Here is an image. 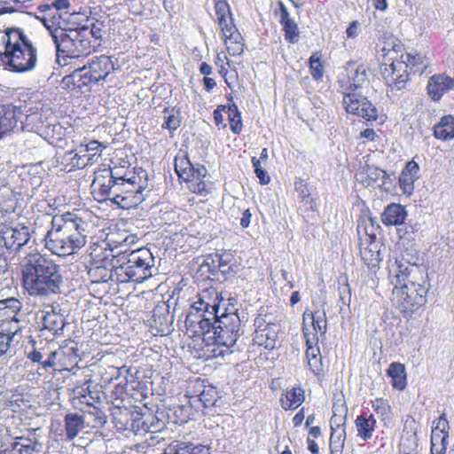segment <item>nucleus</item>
I'll use <instances>...</instances> for the list:
<instances>
[{"label": "nucleus", "instance_id": "obj_40", "mask_svg": "<svg viewBox=\"0 0 454 454\" xmlns=\"http://www.w3.org/2000/svg\"><path fill=\"white\" fill-rule=\"evenodd\" d=\"M196 165H193L186 156H176L175 158V170L181 179H187L191 175V170Z\"/></svg>", "mask_w": 454, "mask_h": 454}, {"label": "nucleus", "instance_id": "obj_11", "mask_svg": "<svg viewBox=\"0 0 454 454\" xmlns=\"http://www.w3.org/2000/svg\"><path fill=\"white\" fill-rule=\"evenodd\" d=\"M347 74L348 82L346 85H341L343 91L348 92V90L362 89L370 83L367 69L363 64L348 63Z\"/></svg>", "mask_w": 454, "mask_h": 454}, {"label": "nucleus", "instance_id": "obj_41", "mask_svg": "<svg viewBox=\"0 0 454 454\" xmlns=\"http://www.w3.org/2000/svg\"><path fill=\"white\" fill-rule=\"evenodd\" d=\"M77 156L74 150L64 153L61 163L64 165V169L67 172H71L75 168H83V163L79 160L80 159Z\"/></svg>", "mask_w": 454, "mask_h": 454}, {"label": "nucleus", "instance_id": "obj_52", "mask_svg": "<svg viewBox=\"0 0 454 454\" xmlns=\"http://www.w3.org/2000/svg\"><path fill=\"white\" fill-rule=\"evenodd\" d=\"M373 408L381 416H385L389 412L390 406L387 402L382 398L376 399L373 403Z\"/></svg>", "mask_w": 454, "mask_h": 454}, {"label": "nucleus", "instance_id": "obj_34", "mask_svg": "<svg viewBox=\"0 0 454 454\" xmlns=\"http://www.w3.org/2000/svg\"><path fill=\"white\" fill-rule=\"evenodd\" d=\"M218 24L222 30L225 43H228L227 40L241 39V35L238 32L235 25L233 24L232 17L218 20Z\"/></svg>", "mask_w": 454, "mask_h": 454}, {"label": "nucleus", "instance_id": "obj_57", "mask_svg": "<svg viewBox=\"0 0 454 454\" xmlns=\"http://www.w3.org/2000/svg\"><path fill=\"white\" fill-rule=\"evenodd\" d=\"M423 59H424V57L420 54H414V55H412L411 53L407 54L406 60L404 61L406 68L410 66L416 67L418 65L422 64Z\"/></svg>", "mask_w": 454, "mask_h": 454}, {"label": "nucleus", "instance_id": "obj_38", "mask_svg": "<svg viewBox=\"0 0 454 454\" xmlns=\"http://www.w3.org/2000/svg\"><path fill=\"white\" fill-rule=\"evenodd\" d=\"M20 308V301L15 298L0 300V318H8L12 314H17Z\"/></svg>", "mask_w": 454, "mask_h": 454}, {"label": "nucleus", "instance_id": "obj_21", "mask_svg": "<svg viewBox=\"0 0 454 454\" xmlns=\"http://www.w3.org/2000/svg\"><path fill=\"white\" fill-rule=\"evenodd\" d=\"M419 166L414 160L409 161L400 174L399 184L404 193L411 194L414 182L419 178Z\"/></svg>", "mask_w": 454, "mask_h": 454}, {"label": "nucleus", "instance_id": "obj_46", "mask_svg": "<svg viewBox=\"0 0 454 454\" xmlns=\"http://www.w3.org/2000/svg\"><path fill=\"white\" fill-rule=\"evenodd\" d=\"M448 437L449 434L447 433L444 434L442 432L432 430L431 448H436V446H440V448L442 447V449H447Z\"/></svg>", "mask_w": 454, "mask_h": 454}, {"label": "nucleus", "instance_id": "obj_55", "mask_svg": "<svg viewBox=\"0 0 454 454\" xmlns=\"http://www.w3.org/2000/svg\"><path fill=\"white\" fill-rule=\"evenodd\" d=\"M346 420V415H338L335 412H333V415L332 416L330 419V425H331V430L333 431V429L340 430L343 427V424Z\"/></svg>", "mask_w": 454, "mask_h": 454}, {"label": "nucleus", "instance_id": "obj_60", "mask_svg": "<svg viewBox=\"0 0 454 454\" xmlns=\"http://www.w3.org/2000/svg\"><path fill=\"white\" fill-rule=\"evenodd\" d=\"M367 176L372 181H378L385 178L386 172L376 168H368Z\"/></svg>", "mask_w": 454, "mask_h": 454}, {"label": "nucleus", "instance_id": "obj_56", "mask_svg": "<svg viewBox=\"0 0 454 454\" xmlns=\"http://www.w3.org/2000/svg\"><path fill=\"white\" fill-rule=\"evenodd\" d=\"M46 356V350H37L34 348L32 351L27 353V358L30 359L33 363H39L42 365L43 363V358Z\"/></svg>", "mask_w": 454, "mask_h": 454}, {"label": "nucleus", "instance_id": "obj_53", "mask_svg": "<svg viewBox=\"0 0 454 454\" xmlns=\"http://www.w3.org/2000/svg\"><path fill=\"white\" fill-rule=\"evenodd\" d=\"M222 111H227L228 112V106H219L215 111H214V120L215 123L219 128H225L226 124L224 123L223 116L222 114Z\"/></svg>", "mask_w": 454, "mask_h": 454}, {"label": "nucleus", "instance_id": "obj_50", "mask_svg": "<svg viewBox=\"0 0 454 454\" xmlns=\"http://www.w3.org/2000/svg\"><path fill=\"white\" fill-rule=\"evenodd\" d=\"M74 151L78 155L77 158L80 159L79 160L83 163V168L92 163L91 156L88 153V147L85 145L81 144Z\"/></svg>", "mask_w": 454, "mask_h": 454}, {"label": "nucleus", "instance_id": "obj_58", "mask_svg": "<svg viewBox=\"0 0 454 454\" xmlns=\"http://www.w3.org/2000/svg\"><path fill=\"white\" fill-rule=\"evenodd\" d=\"M58 352L56 350L49 351L46 350V359L42 363L43 368H52L56 364V356Z\"/></svg>", "mask_w": 454, "mask_h": 454}, {"label": "nucleus", "instance_id": "obj_32", "mask_svg": "<svg viewBox=\"0 0 454 454\" xmlns=\"http://www.w3.org/2000/svg\"><path fill=\"white\" fill-rule=\"evenodd\" d=\"M281 23L284 26L286 39L290 43H295L298 40L297 25L289 19L286 9L282 5Z\"/></svg>", "mask_w": 454, "mask_h": 454}, {"label": "nucleus", "instance_id": "obj_16", "mask_svg": "<svg viewBox=\"0 0 454 454\" xmlns=\"http://www.w3.org/2000/svg\"><path fill=\"white\" fill-rule=\"evenodd\" d=\"M87 69L94 79V83L104 81L109 74L114 70V63L111 57L101 55L92 59L87 66Z\"/></svg>", "mask_w": 454, "mask_h": 454}, {"label": "nucleus", "instance_id": "obj_5", "mask_svg": "<svg viewBox=\"0 0 454 454\" xmlns=\"http://www.w3.org/2000/svg\"><path fill=\"white\" fill-rule=\"evenodd\" d=\"M153 266L154 258L151 251L143 247L134 250L125 256V261L115 267L114 271L119 282L141 283L152 277L151 270Z\"/></svg>", "mask_w": 454, "mask_h": 454}, {"label": "nucleus", "instance_id": "obj_54", "mask_svg": "<svg viewBox=\"0 0 454 454\" xmlns=\"http://www.w3.org/2000/svg\"><path fill=\"white\" fill-rule=\"evenodd\" d=\"M432 430L442 432V433H447L449 434V423L448 420L445 419V415L442 414L439 417L438 420L434 423Z\"/></svg>", "mask_w": 454, "mask_h": 454}, {"label": "nucleus", "instance_id": "obj_31", "mask_svg": "<svg viewBox=\"0 0 454 454\" xmlns=\"http://www.w3.org/2000/svg\"><path fill=\"white\" fill-rule=\"evenodd\" d=\"M376 420L372 415L359 416L356 419V427L357 429L358 436L364 440L372 438V432L374 431Z\"/></svg>", "mask_w": 454, "mask_h": 454}, {"label": "nucleus", "instance_id": "obj_15", "mask_svg": "<svg viewBox=\"0 0 454 454\" xmlns=\"http://www.w3.org/2000/svg\"><path fill=\"white\" fill-rule=\"evenodd\" d=\"M304 336L306 337V344H307V349H306V357L308 359V364L312 371V372L316 375L320 374V372L323 370V363H322V356L320 354L319 348L317 346L318 338L316 337V335L312 336V339L310 340L308 337V331L309 329L306 327L302 328Z\"/></svg>", "mask_w": 454, "mask_h": 454}, {"label": "nucleus", "instance_id": "obj_12", "mask_svg": "<svg viewBox=\"0 0 454 454\" xmlns=\"http://www.w3.org/2000/svg\"><path fill=\"white\" fill-rule=\"evenodd\" d=\"M360 254L368 267L376 268L379 265L381 258L379 243L375 241V235L366 233L364 240L361 239Z\"/></svg>", "mask_w": 454, "mask_h": 454}, {"label": "nucleus", "instance_id": "obj_22", "mask_svg": "<svg viewBox=\"0 0 454 454\" xmlns=\"http://www.w3.org/2000/svg\"><path fill=\"white\" fill-rule=\"evenodd\" d=\"M207 174V168L203 165L197 164L196 167L191 170L190 176L183 180L188 184V189L192 192L202 194L207 192V184L204 180Z\"/></svg>", "mask_w": 454, "mask_h": 454}, {"label": "nucleus", "instance_id": "obj_51", "mask_svg": "<svg viewBox=\"0 0 454 454\" xmlns=\"http://www.w3.org/2000/svg\"><path fill=\"white\" fill-rule=\"evenodd\" d=\"M294 188L302 200H308L311 195L308 184L301 179L295 181Z\"/></svg>", "mask_w": 454, "mask_h": 454}, {"label": "nucleus", "instance_id": "obj_19", "mask_svg": "<svg viewBox=\"0 0 454 454\" xmlns=\"http://www.w3.org/2000/svg\"><path fill=\"white\" fill-rule=\"evenodd\" d=\"M16 315L17 314H12L11 317H8V318L2 319L3 331H6L7 333L0 332V356L7 352L13 337L20 329Z\"/></svg>", "mask_w": 454, "mask_h": 454}, {"label": "nucleus", "instance_id": "obj_24", "mask_svg": "<svg viewBox=\"0 0 454 454\" xmlns=\"http://www.w3.org/2000/svg\"><path fill=\"white\" fill-rule=\"evenodd\" d=\"M407 217V212L400 204L388 205L382 214V223L386 225L403 224Z\"/></svg>", "mask_w": 454, "mask_h": 454}, {"label": "nucleus", "instance_id": "obj_39", "mask_svg": "<svg viewBox=\"0 0 454 454\" xmlns=\"http://www.w3.org/2000/svg\"><path fill=\"white\" fill-rule=\"evenodd\" d=\"M219 304H210L204 300V298L200 297L197 301H195L192 305L191 310L196 311L197 313L212 316V318H214L217 317V313H219Z\"/></svg>", "mask_w": 454, "mask_h": 454}, {"label": "nucleus", "instance_id": "obj_3", "mask_svg": "<svg viewBox=\"0 0 454 454\" xmlns=\"http://www.w3.org/2000/svg\"><path fill=\"white\" fill-rule=\"evenodd\" d=\"M0 62L15 73L33 70L36 66V49L20 28H7L2 36Z\"/></svg>", "mask_w": 454, "mask_h": 454}, {"label": "nucleus", "instance_id": "obj_13", "mask_svg": "<svg viewBox=\"0 0 454 454\" xmlns=\"http://www.w3.org/2000/svg\"><path fill=\"white\" fill-rule=\"evenodd\" d=\"M30 239L28 229L25 226L7 229L3 232L2 239L7 250L18 251Z\"/></svg>", "mask_w": 454, "mask_h": 454}, {"label": "nucleus", "instance_id": "obj_8", "mask_svg": "<svg viewBox=\"0 0 454 454\" xmlns=\"http://www.w3.org/2000/svg\"><path fill=\"white\" fill-rule=\"evenodd\" d=\"M137 177L125 178L119 176L114 187L118 192L114 193L113 202L124 209H129L138 206L143 200V191L141 185L136 182Z\"/></svg>", "mask_w": 454, "mask_h": 454}, {"label": "nucleus", "instance_id": "obj_1", "mask_svg": "<svg viewBox=\"0 0 454 454\" xmlns=\"http://www.w3.org/2000/svg\"><path fill=\"white\" fill-rule=\"evenodd\" d=\"M22 285L31 296L50 297L61 292L59 265L40 254L26 256L21 264Z\"/></svg>", "mask_w": 454, "mask_h": 454}, {"label": "nucleus", "instance_id": "obj_49", "mask_svg": "<svg viewBox=\"0 0 454 454\" xmlns=\"http://www.w3.org/2000/svg\"><path fill=\"white\" fill-rule=\"evenodd\" d=\"M206 315L197 313L196 311L190 310L185 318V325L192 332L193 329L199 325L200 319L204 317Z\"/></svg>", "mask_w": 454, "mask_h": 454}, {"label": "nucleus", "instance_id": "obj_42", "mask_svg": "<svg viewBox=\"0 0 454 454\" xmlns=\"http://www.w3.org/2000/svg\"><path fill=\"white\" fill-rule=\"evenodd\" d=\"M228 116L231 131L234 134L240 133L242 130L241 115L235 104L228 106Z\"/></svg>", "mask_w": 454, "mask_h": 454}, {"label": "nucleus", "instance_id": "obj_10", "mask_svg": "<svg viewBox=\"0 0 454 454\" xmlns=\"http://www.w3.org/2000/svg\"><path fill=\"white\" fill-rule=\"evenodd\" d=\"M380 69L387 85L392 90H401L405 88L408 82V74L404 61L383 64Z\"/></svg>", "mask_w": 454, "mask_h": 454}, {"label": "nucleus", "instance_id": "obj_30", "mask_svg": "<svg viewBox=\"0 0 454 454\" xmlns=\"http://www.w3.org/2000/svg\"><path fill=\"white\" fill-rule=\"evenodd\" d=\"M65 427L67 436L69 440L74 439L84 427V418L76 413H68L65 417Z\"/></svg>", "mask_w": 454, "mask_h": 454}, {"label": "nucleus", "instance_id": "obj_33", "mask_svg": "<svg viewBox=\"0 0 454 454\" xmlns=\"http://www.w3.org/2000/svg\"><path fill=\"white\" fill-rule=\"evenodd\" d=\"M307 318L311 320L313 329L316 334L320 333L321 335H324L325 333L327 323L325 310H323L321 314H318V311H316L314 313L305 312L303 314V320L306 321Z\"/></svg>", "mask_w": 454, "mask_h": 454}, {"label": "nucleus", "instance_id": "obj_20", "mask_svg": "<svg viewBox=\"0 0 454 454\" xmlns=\"http://www.w3.org/2000/svg\"><path fill=\"white\" fill-rule=\"evenodd\" d=\"M69 7L68 0H56L51 4H44L40 8L43 12H46L47 13L42 18L44 26L50 30L52 31L51 28L55 25H59L57 22V19L59 20L61 18V14L59 13L60 11L67 10Z\"/></svg>", "mask_w": 454, "mask_h": 454}, {"label": "nucleus", "instance_id": "obj_18", "mask_svg": "<svg viewBox=\"0 0 454 454\" xmlns=\"http://www.w3.org/2000/svg\"><path fill=\"white\" fill-rule=\"evenodd\" d=\"M454 88V79L444 74L433 75L427 84L428 95L434 100H439L442 96Z\"/></svg>", "mask_w": 454, "mask_h": 454}, {"label": "nucleus", "instance_id": "obj_4", "mask_svg": "<svg viewBox=\"0 0 454 454\" xmlns=\"http://www.w3.org/2000/svg\"><path fill=\"white\" fill-rule=\"evenodd\" d=\"M57 49V62L60 66L67 65V59L87 56L95 51L91 40L87 39L88 32L81 27L75 28H55L51 31Z\"/></svg>", "mask_w": 454, "mask_h": 454}, {"label": "nucleus", "instance_id": "obj_59", "mask_svg": "<svg viewBox=\"0 0 454 454\" xmlns=\"http://www.w3.org/2000/svg\"><path fill=\"white\" fill-rule=\"evenodd\" d=\"M85 146L88 147V153L91 156L92 161L94 160L95 157L100 156L99 148H100L101 145L99 142L93 140V141H90L89 144L85 145Z\"/></svg>", "mask_w": 454, "mask_h": 454}, {"label": "nucleus", "instance_id": "obj_14", "mask_svg": "<svg viewBox=\"0 0 454 454\" xmlns=\"http://www.w3.org/2000/svg\"><path fill=\"white\" fill-rule=\"evenodd\" d=\"M22 113L20 108L11 105L0 106V138L12 131L17 126Z\"/></svg>", "mask_w": 454, "mask_h": 454}, {"label": "nucleus", "instance_id": "obj_45", "mask_svg": "<svg viewBox=\"0 0 454 454\" xmlns=\"http://www.w3.org/2000/svg\"><path fill=\"white\" fill-rule=\"evenodd\" d=\"M217 21L232 17L229 4L225 0H214Z\"/></svg>", "mask_w": 454, "mask_h": 454}, {"label": "nucleus", "instance_id": "obj_63", "mask_svg": "<svg viewBox=\"0 0 454 454\" xmlns=\"http://www.w3.org/2000/svg\"><path fill=\"white\" fill-rule=\"evenodd\" d=\"M189 446L190 454H210L208 448L203 445L187 444Z\"/></svg>", "mask_w": 454, "mask_h": 454}, {"label": "nucleus", "instance_id": "obj_2", "mask_svg": "<svg viewBox=\"0 0 454 454\" xmlns=\"http://www.w3.org/2000/svg\"><path fill=\"white\" fill-rule=\"evenodd\" d=\"M45 235V247L51 253L66 256L76 253L87 242L88 223L76 214L67 212L54 215Z\"/></svg>", "mask_w": 454, "mask_h": 454}, {"label": "nucleus", "instance_id": "obj_6", "mask_svg": "<svg viewBox=\"0 0 454 454\" xmlns=\"http://www.w3.org/2000/svg\"><path fill=\"white\" fill-rule=\"evenodd\" d=\"M427 288L415 281H409L393 289L394 300L404 313H412L426 302Z\"/></svg>", "mask_w": 454, "mask_h": 454}, {"label": "nucleus", "instance_id": "obj_62", "mask_svg": "<svg viewBox=\"0 0 454 454\" xmlns=\"http://www.w3.org/2000/svg\"><path fill=\"white\" fill-rule=\"evenodd\" d=\"M61 86L64 89L67 90H76L75 82L74 81V78L72 77V74L69 75H66L62 81H61Z\"/></svg>", "mask_w": 454, "mask_h": 454}, {"label": "nucleus", "instance_id": "obj_29", "mask_svg": "<svg viewBox=\"0 0 454 454\" xmlns=\"http://www.w3.org/2000/svg\"><path fill=\"white\" fill-rule=\"evenodd\" d=\"M42 324L44 329L58 334L59 332L63 331L64 319L61 315L56 313L54 310L43 312L42 311Z\"/></svg>", "mask_w": 454, "mask_h": 454}, {"label": "nucleus", "instance_id": "obj_37", "mask_svg": "<svg viewBox=\"0 0 454 454\" xmlns=\"http://www.w3.org/2000/svg\"><path fill=\"white\" fill-rule=\"evenodd\" d=\"M215 325H216L215 319L212 318V316L206 315L200 319L199 325L192 330V333L198 336H205L212 333L214 338ZM210 338L212 336H208V339Z\"/></svg>", "mask_w": 454, "mask_h": 454}, {"label": "nucleus", "instance_id": "obj_27", "mask_svg": "<svg viewBox=\"0 0 454 454\" xmlns=\"http://www.w3.org/2000/svg\"><path fill=\"white\" fill-rule=\"evenodd\" d=\"M387 374L391 378L393 387L403 390L407 385L405 366L400 363H392L387 371Z\"/></svg>", "mask_w": 454, "mask_h": 454}, {"label": "nucleus", "instance_id": "obj_17", "mask_svg": "<svg viewBox=\"0 0 454 454\" xmlns=\"http://www.w3.org/2000/svg\"><path fill=\"white\" fill-rule=\"evenodd\" d=\"M416 267L410 265L407 262H403L401 260L395 259L394 262H389L388 264V278L392 285L401 286L403 283L411 281L409 277Z\"/></svg>", "mask_w": 454, "mask_h": 454}, {"label": "nucleus", "instance_id": "obj_35", "mask_svg": "<svg viewBox=\"0 0 454 454\" xmlns=\"http://www.w3.org/2000/svg\"><path fill=\"white\" fill-rule=\"evenodd\" d=\"M163 114L165 121L161 127L163 129H168L170 131L176 130L181 125V116L179 110L167 107L164 109Z\"/></svg>", "mask_w": 454, "mask_h": 454}, {"label": "nucleus", "instance_id": "obj_36", "mask_svg": "<svg viewBox=\"0 0 454 454\" xmlns=\"http://www.w3.org/2000/svg\"><path fill=\"white\" fill-rule=\"evenodd\" d=\"M346 439L345 428L340 430L333 429L330 436V453L341 454L344 448V442Z\"/></svg>", "mask_w": 454, "mask_h": 454}, {"label": "nucleus", "instance_id": "obj_7", "mask_svg": "<svg viewBox=\"0 0 454 454\" xmlns=\"http://www.w3.org/2000/svg\"><path fill=\"white\" fill-rule=\"evenodd\" d=\"M215 319L214 339L217 345L232 347L240 336V319L236 313H222Z\"/></svg>", "mask_w": 454, "mask_h": 454}, {"label": "nucleus", "instance_id": "obj_9", "mask_svg": "<svg viewBox=\"0 0 454 454\" xmlns=\"http://www.w3.org/2000/svg\"><path fill=\"white\" fill-rule=\"evenodd\" d=\"M342 104L348 114L356 115L365 121H375L378 109L367 99L357 93L343 91Z\"/></svg>", "mask_w": 454, "mask_h": 454}, {"label": "nucleus", "instance_id": "obj_26", "mask_svg": "<svg viewBox=\"0 0 454 454\" xmlns=\"http://www.w3.org/2000/svg\"><path fill=\"white\" fill-rule=\"evenodd\" d=\"M254 341L265 349H273L277 344V333L271 326L267 325L255 332Z\"/></svg>", "mask_w": 454, "mask_h": 454}, {"label": "nucleus", "instance_id": "obj_44", "mask_svg": "<svg viewBox=\"0 0 454 454\" xmlns=\"http://www.w3.org/2000/svg\"><path fill=\"white\" fill-rule=\"evenodd\" d=\"M81 28L82 31L88 32V40H91V38H94L95 41L101 40L104 34L103 24L99 22H92L90 25L82 26Z\"/></svg>", "mask_w": 454, "mask_h": 454}, {"label": "nucleus", "instance_id": "obj_25", "mask_svg": "<svg viewBox=\"0 0 454 454\" xmlns=\"http://www.w3.org/2000/svg\"><path fill=\"white\" fill-rule=\"evenodd\" d=\"M434 135L442 141L454 138V117L451 115L442 117L434 128Z\"/></svg>", "mask_w": 454, "mask_h": 454}, {"label": "nucleus", "instance_id": "obj_61", "mask_svg": "<svg viewBox=\"0 0 454 454\" xmlns=\"http://www.w3.org/2000/svg\"><path fill=\"white\" fill-rule=\"evenodd\" d=\"M87 70V65L83 66L81 68L75 69L72 73V77L74 78V81L75 82V86L77 89L81 90L82 88V85L79 83L82 82V73Z\"/></svg>", "mask_w": 454, "mask_h": 454}, {"label": "nucleus", "instance_id": "obj_23", "mask_svg": "<svg viewBox=\"0 0 454 454\" xmlns=\"http://www.w3.org/2000/svg\"><path fill=\"white\" fill-rule=\"evenodd\" d=\"M117 177V172L112 170L111 176L108 179H100L99 177H97L93 181L92 186L101 196L100 200H110L113 201L114 193L118 192V187H114Z\"/></svg>", "mask_w": 454, "mask_h": 454}, {"label": "nucleus", "instance_id": "obj_47", "mask_svg": "<svg viewBox=\"0 0 454 454\" xmlns=\"http://www.w3.org/2000/svg\"><path fill=\"white\" fill-rule=\"evenodd\" d=\"M162 454H190L187 443L175 442L168 445Z\"/></svg>", "mask_w": 454, "mask_h": 454}, {"label": "nucleus", "instance_id": "obj_43", "mask_svg": "<svg viewBox=\"0 0 454 454\" xmlns=\"http://www.w3.org/2000/svg\"><path fill=\"white\" fill-rule=\"evenodd\" d=\"M309 67L312 77L320 80L324 74V67L320 62V55L318 52L313 53L309 58Z\"/></svg>", "mask_w": 454, "mask_h": 454}, {"label": "nucleus", "instance_id": "obj_48", "mask_svg": "<svg viewBox=\"0 0 454 454\" xmlns=\"http://www.w3.org/2000/svg\"><path fill=\"white\" fill-rule=\"evenodd\" d=\"M228 43H225L227 45V50L230 54L233 56H239L241 55L244 51V44L242 43V38L237 39V40H227Z\"/></svg>", "mask_w": 454, "mask_h": 454}, {"label": "nucleus", "instance_id": "obj_28", "mask_svg": "<svg viewBox=\"0 0 454 454\" xmlns=\"http://www.w3.org/2000/svg\"><path fill=\"white\" fill-rule=\"evenodd\" d=\"M304 401V390L301 387H293L281 397L282 408L285 410L296 409Z\"/></svg>", "mask_w": 454, "mask_h": 454}, {"label": "nucleus", "instance_id": "obj_64", "mask_svg": "<svg viewBox=\"0 0 454 454\" xmlns=\"http://www.w3.org/2000/svg\"><path fill=\"white\" fill-rule=\"evenodd\" d=\"M20 450H21V447H19V442L15 441L10 446L4 449L2 454H20Z\"/></svg>", "mask_w": 454, "mask_h": 454}]
</instances>
